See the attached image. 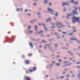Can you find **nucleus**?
<instances>
[{"label":"nucleus","mask_w":80,"mask_h":80,"mask_svg":"<svg viewBox=\"0 0 80 80\" xmlns=\"http://www.w3.org/2000/svg\"><path fill=\"white\" fill-rule=\"evenodd\" d=\"M56 25L58 27V28H62V27H65V25L62 26V23L58 22H57Z\"/></svg>","instance_id":"nucleus-1"},{"label":"nucleus","mask_w":80,"mask_h":80,"mask_svg":"<svg viewBox=\"0 0 80 80\" xmlns=\"http://www.w3.org/2000/svg\"><path fill=\"white\" fill-rule=\"evenodd\" d=\"M78 8H75V10L72 11V12L75 14V15H78V13L77 12V10Z\"/></svg>","instance_id":"nucleus-2"},{"label":"nucleus","mask_w":80,"mask_h":80,"mask_svg":"<svg viewBox=\"0 0 80 80\" xmlns=\"http://www.w3.org/2000/svg\"><path fill=\"white\" fill-rule=\"evenodd\" d=\"M24 78L26 80H30V78L29 77H27L25 76Z\"/></svg>","instance_id":"nucleus-3"},{"label":"nucleus","mask_w":80,"mask_h":80,"mask_svg":"<svg viewBox=\"0 0 80 80\" xmlns=\"http://www.w3.org/2000/svg\"><path fill=\"white\" fill-rule=\"evenodd\" d=\"M25 63H26V64L28 65L30 63V61H29L28 60H26L25 61Z\"/></svg>","instance_id":"nucleus-4"},{"label":"nucleus","mask_w":80,"mask_h":80,"mask_svg":"<svg viewBox=\"0 0 80 80\" xmlns=\"http://www.w3.org/2000/svg\"><path fill=\"white\" fill-rule=\"evenodd\" d=\"M48 10L49 11V12H53V10L50 8H48Z\"/></svg>","instance_id":"nucleus-5"},{"label":"nucleus","mask_w":80,"mask_h":80,"mask_svg":"<svg viewBox=\"0 0 80 80\" xmlns=\"http://www.w3.org/2000/svg\"><path fill=\"white\" fill-rule=\"evenodd\" d=\"M62 3H63L62 6H65V5H66L68 6L69 5V4L67 3L63 2Z\"/></svg>","instance_id":"nucleus-6"},{"label":"nucleus","mask_w":80,"mask_h":80,"mask_svg":"<svg viewBox=\"0 0 80 80\" xmlns=\"http://www.w3.org/2000/svg\"><path fill=\"white\" fill-rule=\"evenodd\" d=\"M67 15L68 17H71V15H73V14L72 13L70 14H67Z\"/></svg>","instance_id":"nucleus-7"},{"label":"nucleus","mask_w":80,"mask_h":80,"mask_svg":"<svg viewBox=\"0 0 80 80\" xmlns=\"http://www.w3.org/2000/svg\"><path fill=\"white\" fill-rule=\"evenodd\" d=\"M36 69H37V68H36V67H35L33 68V71H35V70H36Z\"/></svg>","instance_id":"nucleus-8"},{"label":"nucleus","mask_w":80,"mask_h":80,"mask_svg":"<svg viewBox=\"0 0 80 80\" xmlns=\"http://www.w3.org/2000/svg\"><path fill=\"white\" fill-rule=\"evenodd\" d=\"M74 4L75 5H78V2L76 1L74 2Z\"/></svg>","instance_id":"nucleus-9"},{"label":"nucleus","mask_w":80,"mask_h":80,"mask_svg":"<svg viewBox=\"0 0 80 80\" xmlns=\"http://www.w3.org/2000/svg\"><path fill=\"white\" fill-rule=\"evenodd\" d=\"M31 47H33V45H32V44L31 43H29Z\"/></svg>","instance_id":"nucleus-10"},{"label":"nucleus","mask_w":80,"mask_h":80,"mask_svg":"<svg viewBox=\"0 0 80 80\" xmlns=\"http://www.w3.org/2000/svg\"><path fill=\"white\" fill-rule=\"evenodd\" d=\"M71 40H77V38H75V39H73V38H71Z\"/></svg>","instance_id":"nucleus-11"},{"label":"nucleus","mask_w":80,"mask_h":80,"mask_svg":"<svg viewBox=\"0 0 80 80\" xmlns=\"http://www.w3.org/2000/svg\"><path fill=\"white\" fill-rule=\"evenodd\" d=\"M44 27H45V29L46 30H48V29H47V28H46V27H45V25L43 24V25Z\"/></svg>","instance_id":"nucleus-12"},{"label":"nucleus","mask_w":80,"mask_h":80,"mask_svg":"<svg viewBox=\"0 0 80 80\" xmlns=\"http://www.w3.org/2000/svg\"><path fill=\"white\" fill-rule=\"evenodd\" d=\"M35 27V30L36 31H37V26H36Z\"/></svg>","instance_id":"nucleus-13"},{"label":"nucleus","mask_w":80,"mask_h":80,"mask_svg":"<svg viewBox=\"0 0 80 80\" xmlns=\"http://www.w3.org/2000/svg\"><path fill=\"white\" fill-rule=\"evenodd\" d=\"M55 15L56 17H57V16H58V12H56V14H55Z\"/></svg>","instance_id":"nucleus-14"},{"label":"nucleus","mask_w":80,"mask_h":80,"mask_svg":"<svg viewBox=\"0 0 80 80\" xmlns=\"http://www.w3.org/2000/svg\"><path fill=\"white\" fill-rule=\"evenodd\" d=\"M33 71V70H32L31 69L29 70V72H31V73H32V72Z\"/></svg>","instance_id":"nucleus-15"},{"label":"nucleus","mask_w":80,"mask_h":80,"mask_svg":"<svg viewBox=\"0 0 80 80\" xmlns=\"http://www.w3.org/2000/svg\"><path fill=\"white\" fill-rule=\"evenodd\" d=\"M32 55V54H29L28 55V56H29V57H31Z\"/></svg>","instance_id":"nucleus-16"},{"label":"nucleus","mask_w":80,"mask_h":80,"mask_svg":"<svg viewBox=\"0 0 80 80\" xmlns=\"http://www.w3.org/2000/svg\"><path fill=\"white\" fill-rule=\"evenodd\" d=\"M47 2H48L47 0H46L44 1V3H45V4H46L47 3Z\"/></svg>","instance_id":"nucleus-17"},{"label":"nucleus","mask_w":80,"mask_h":80,"mask_svg":"<svg viewBox=\"0 0 80 80\" xmlns=\"http://www.w3.org/2000/svg\"><path fill=\"white\" fill-rule=\"evenodd\" d=\"M32 32H33V31H29V32L30 33H32Z\"/></svg>","instance_id":"nucleus-18"},{"label":"nucleus","mask_w":80,"mask_h":80,"mask_svg":"<svg viewBox=\"0 0 80 80\" xmlns=\"http://www.w3.org/2000/svg\"><path fill=\"white\" fill-rule=\"evenodd\" d=\"M42 42H43V43H46V41H42Z\"/></svg>","instance_id":"nucleus-19"},{"label":"nucleus","mask_w":80,"mask_h":80,"mask_svg":"<svg viewBox=\"0 0 80 80\" xmlns=\"http://www.w3.org/2000/svg\"><path fill=\"white\" fill-rule=\"evenodd\" d=\"M42 33V31H41L40 32H38V33Z\"/></svg>","instance_id":"nucleus-20"},{"label":"nucleus","mask_w":80,"mask_h":80,"mask_svg":"<svg viewBox=\"0 0 80 80\" xmlns=\"http://www.w3.org/2000/svg\"><path fill=\"white\" fill-rule=\"evenodd\" d=\"M56 65L57 66H59V65H60V64L59 63H57Z\"/></svg>","instance_id":"nucleus-21"},{"label":"nucleus","mask_w":80,"mask_h":80,"mask_svg":"<svg viewBox=\"0 0 80 80\" xmlns=\"http://www.w3.org/2000/svg\"><path fill=\"white\" fill-rule=\"evenodd\" d=\"M62 33H63V34H65L66 33V32H62Z\"/></svg>","instance_id":"nucleus-22"},{"label":"nucleus","mask_w":80,"mask_h":80,"mask_svg":"<svg viewBox=\"0 0 80 80\" xmlns=\"http://www.w3.org/2000/svg\"><path fill=\"white\" fill-rule=\"evenodd\" d=\"M77 68H79V69H80V66H78L77 67Z\"/></svg>","instance_id":"nucleus-23"},{"label":"nucleus","mask_w":80,"mask_h":80,"mask_svg":"<svg viewBox=\"0 0 80 80\" xmlns=\"http://www.w3.org/2000/svg\"><path fill=\"white\" fill-rule=\"evenodd\" d=\"M71 65V64L70 63L68 65H66L65 66H64V67H66V66H67V65Z\"/></svg>","instance_id":"nucleus-24"},{"label":"nucleus","mask_w":80,"mask_h":80,"mask_svg":"<svg viewBox=\"0 0 80 80\" xmlns=\"http://www.w3.org/2000/svg\"><path fill=\"white\" fill-rule=\"evenodd\" d=\"M22 58H25V56H24V55H22Z\"/></svg>","instance_id":"nucleus-25"},{"label":"nucleus","mask_w":80,"mask_h":80,"mask_svg":"<svg viewBox=\"0 0 80 80\" xmlns=\"http://www.w3.org/2000/svg\"><path fill=\"white\" fill-rule=\"evenodd\" d=\"M74 2V0H72L71 1V2L72 3H73V2Z\"/></svg>","instance_id":"nucleus-26"},{"label":"nucleus","mask_w":80,"mask_h":80,"mask_svg":"<svg viewBox=\"0 0 80 80\" xmlns=\"http://www.w3.org/2000/svg\"><path fill=\"white\" fill-rule=\"evenodd\" d=\"M69 76H70V75H67V77H68V78L69 77Z\"/></svg>","instance_id":"nucleus-27"},{"label":"nucleus","mask_w":80,"mask_h":80,"mask_svg":"<svg viewBox=\"0 0 80 80\" xmlns=\"http://www.w3.org/2000/svg\"><path fill=\"white\" fill-rule=\"evenodd\" d=\"M28 29L29 30H30V26H29Z\"/></svg>","instance_id":"nucleus-28"},{"label":"nucleus","mask_w":80,"mask_h":80,"mask_svg":"<svg viewBox=\"0 0 80 80\" xmlns=\"http://www.w3.org/2000/svg\"><path fill=\"white\" fill-rule=\"evenodd\" d=\"M48 19H49V21H51V19H50V18H49Z\"/></svg>","instance_id":"nucleus-29"},{"label":"nucleus","mask_w":80,"mask_h":80,"mask_svg":"<svg viewBox=\"0 0 80 80\" xmlns=\"http://www.w3.org/2000/svg\"><path fill=\"white\" fill-rule=\"evenodd\" d=\"M22 10H23V9L22 8H21V9H19V10H20V11H22Z\"/></svg>","instance_id":"nucleus-30"},{"label":"nucleus","mask_w":80,"mask_h":80,"mask_svg":"<svg viewBox=\"0 0 80 80\" xmlns=\"http://www.w3.org/2000/svg\"><path fill=\"white\" fill-rule=\"evenodd\" d=\"M73 35V33H71L69 34V35Z\"/></svg>","instance_id":"nucleus-31"},{"label":"nucleus","mask_w":80,"mask_h":80,"mask_svg":"<svg viewBox=\"0 0 80 80\" xmlns=\"http://www.w3.org/2000/svg\"><path fill=\"white\" fill-rule=\"evenodd\" d=\"M63 63H67V62H64Z\"/></svg>","instance_id":"nucleus-32"},{"label":"nucleus","mask_w":80,"mask_h":80,"mask_svg":"<svg viewBox=\"0 0 80 80\" xmlns=\"http://www.w3.org/2000/svg\"><path fill=\"white\" fill-rule=\"evenodd\" d=\"M65 10H66V9L64 8L63 10L64 12H65Z\"/></svg>","instance_id":"nucleus-33"},{"label":"nucleus","mask_w":80,"mask_h":80,"mask_svg":"<svg viewBox=\"0 0 80 80\" xmlns=\"http://www.w3.org/2000/svg\"><path fill=\"white\" fill-rule=\"evenodd\" d=\"M59 62H62V60H58Z\"/></svg>","instance_id":"nucleus-34"},{"label":"nucleus","mask_w":80,"mask_h":80,"mask_svg":"<svg viewBox=\"0 0 80 80\" xmlns=\"http://www.w3.org/2000/svg\"><path fill=\"white\" fill-rule=\"evenodd\" d=\"M26 73H28V72L27 71H26Z\"/></svg>","instance_id":"nucleus-35"},{"label":"nucleus","mask_w":80,"mask_h":80,"mask_svg":"<svg viewBox=\"0 0 80 80\" xmlns=\"http://www.w3.org/2000/svg\"><path fill=\"white\" fill-rule=\"evenodd\" d=\"M61 78L63 79V77L62 76V77H61Z\"/></svg>","instance_id":"nucleus-36"},{"label":"nucleus","mask_w":80,"mask_h":80,"mask_svg":"<svg viewBox=\"0 0 80 80\" xmlns=\"http://www.w3.org/2000/svg\"><path fill=\"white\" fill-rule=\"evenodd\" d=\"M33 5H35V6H36V5H37V4H35V3H34V4H33Z\"/></svg>","instance_id":"nucleus-37"},{"label":"nucleus","mask_w":80,"mask_h":80,"mask_svg":"<svg viewBox=\"0 0 80 80\" xmlns=\"http://www.w3.org/2000/svg\"><path fill=\"white\" fill-rule=\"evenodd\" d=\"M72 76L73 77H75V76H74V75H73V74L72 75Z\"/></svg>","instance_id":"nucleus-38"},{"label":"nucleus","mask_w":80,"mask_h":80,"mask_svg":"<svg viewBox=\"0 0 80 80\" xmlns=\"http://www.w3.org/2000/svg\"><path fill=\"white\" fill-rule=\"evenodd\" d=\"M49 5H50V6H51V5H52V3H49Z\"/></svg>","instance_id":"nucleus-39"},{"label":"nucleus","mask_w":80,"mask_h":80,"mask_svg":"<svg viewBox=\"0 0 80 80\" xmlns=\"http://www.w3.org/2000/svg\"><path fill=\"white\" fill-rule=\"evenodd\" d=\"M67 19H69V18L68 17V16H67Z\"/></svg>","instance_id":"nucleus-40"},{"label":"nucleus","mask_w":80,"mask_h":80,"mask_svg":"<svg viewBox=\"0 0 80 80\" xmlns=\"http://www.w3.org/2000/svg\"><path fill=\"white\" fill-rule=\"evenodd\" d=\"M25 12H27V11H28V10L26 9V10H25Z\"/></svg>","instance_id":"nucleus-41"},{"label":"nucleus","mask_w":80,"mask_h":80,"mask_svg":"<svg viewBox=\"0 0 80 80\" xmlns=\"http://www.w3.org/2000/svg\"><path fill=\"white\" fill-rule=\"evenodd\" d=\"M79 75L78 76V77H80V73L79 74Z\"/></svg>","instance_id":"nucleus-42"},{"label":"nucleus","mask_w":80,"mask_h":80,"mask_svg":"<svg viewBox=\"0 0 80 80\" xmlns=\"http://www.w3.org/2000/svg\"><path fill=\"white\" fill-rule=\"evenodd\" d=\"M55 28V27H52V28Z\"/></svg>","instance_id":"nucleus-43"},{"label":"nucleus","mask_w":80,"mask_h":80,"mask_svg":"<svg viewBox=\"0 0 80 80\" xmlns=\"http://www.w3.org/2000/svg\"><path fill=\"white\" fill-rule=\"evenodd\" d=\"M19 10V9H17V11H18Z\"/></svg>","instance_id":"nucleus-44"},{"label":"nucleus","mask_w":80,"mask_h":80,"mask_svg":"<svg viewBox=\"0 0 80 80\" xmlns=\"http://www.w3.org/2000/svg\"><path fill=\"white\" fill-rule=\"evenodd\" d=\"M78 43H80V42L79 41H78Z\"/></svg>","instance_id":"nucleus-45"},{"label":"nucleus","mask_w":80,"mask_h":80,"mask_svg":"<svg viewBox=\"0 0 80 80\" xmlns=\"http://www.w3.org/2000/svg\"><path fill=\"white\" fill-rule=\"evenodd\" d=\"M58 45V44H55V46L56 47V46Z\"/></svg>","instance_id":"nucleus-46"},{"label":"nucleus","mask_w":80,"mask_h":80,"mask_svg":"<svg viewBox=\"0 0 80 80\" xmlns=\"http://www.w3.org/2000/svg\"><path fill=\"white\" fill-rule=\"evenodd\" d=\"M37 14H38V15H40V14L39 13H37Z\"/></svg>","instance_id":"nucleus-47"},{"label":"nucleus","mask_w":80,"mask_h":80,"mask_svg":"<svg viewBox=\"0 0 80 80\" xmlns=\"http://www.w3.org/2000/svg\"><path fill=\"white\" fill-rule=\"evenodd\" d=\"M48 21V20H46V22H47Z\"/></svg>","instance_id":"nucleus-48"},{"label":"nucleus","mask_w":80,"mask_h":80,"mask_svg":"<svg viewBox=\"0 0 80 80\" xmlns=\"http://www.w3.org/2000/svg\"><path fill=\"white\" fill-rule=\"evenodd\" d=\"M61 31H62V30H58L59 32H61Z\"/></svg>","instance_id":"nucleus-49"},{"label":"nucleus","mask_w":80,"mask_h":80,"mask_svg":"<svg viewBox=\"0 0 80 80\" xmlns=\"http://www.w3.org/2000/svg\"><path fill=\"white\" fill-rule=\"evenodd\" d=\"M64 37V35H62V38H63V37Z\"/></svg>","instance_id":"nucleus-50"},{"label":"nucleus","mask_w":80,"mask_h":80,"mask_svg":"<svg viewBox=\"0 0 80 80\" xmlns=\"http://www.w3.org/2000/svg\"><path fill=\"white\" fill-rule=\"evenodd\" d=\"M59 57H60V56H58L57 57V58H59Z\"/></svg>","instance_id":"nucleus-51"},{"label":"nucleus","mask_w":80,"mask_h":80,"mask_svg":"<svg viewBox=\"0 0 80 80\" xmlns=\"http://www.w3.org/2000/svg\"><path fill=\"white\" fill-rule=\"evenodd\" d=\"M28 16H30V14H28Z\"/></svg>","instance_id":"nucleus-52"},{"label":"nucleus","mask_w":80,"mask_h":80,"mask_svg":"<svg viewBox=\"0 0 80 80\" xmlns=\"http://www.w3.org/2000/svg\"><path fill=\"white\" fill-rule=\"evenodd\" d=\"M52 63H55V62H52Z\"/></svg>","instance_id":"nucleus-53"},{"label":"nucleus","mask_w":80,"mask_h":80,"mask_svg":"<svg viewBox=\"0 0 80 80\" xmlns=\"http://www.w3.org/2000/svg\"><path fill=\"white\" fill-rule=\"evenodd\" d=\"M42 47V46H39V47L40 48H41V47Z\"/></svg>","instance_id":"nucleus-54"},{"label":"nucleus","mask_w":80,"mask_h":80,"mask_svg":"<svg viewBox=\"0 0 80 80\" xmlns=\"http://www.w3.org/2000/svg\"><path fill=\"white\" fill-rule=\"evenodd\" d=\"M48 37H50V35H48Z\"/></svg>","instance_id":"nucleus-55"},{"label":"nucleus","mask_w":80,"mask_h":80,"mask_svg":"<svg viewBox=\"0 0 80 80\" xmlns=\"http://www.w3.org/2000/svg\"><path fill=\"white\" fill-rule=\"evenodd\" d=\"M70 54L71 55H73V54L70 53Z\"/></svg>","instance_id":"nucleus-56"},{"label":"nucleus","mask_w":80,"mask_h":80,"mask_svg":"<svg viewBox=\"0 0 80 80\" xmlns=\"http://www.w3.org/2000/svg\"><path fill=\"white\" fill-rule=\"evenodd\" d=\"M76 31L75 30H74V32H76Z\"/></svg>","instance_id":"nucleus-57"},{"label":"nucleus","mask_w":80,"mask_h":80,"mask_svg":"<svg viewBox=\"0 0 80 80\" xmlns=\"http://www.w3.org/2000/svg\"><path fill=\"white\" fill-rule=\"evenodd\" d=\"M46 78H47V77H48V75H47L46 76Z\"/></svg>","instance_id":"nucleus-58"},{"label":"nucleus","mask_w":80,"mask_h":80,"mask_svg":"<svg viewBox=\"0 0 80 80\" xmlns=\"http://www.w3.org/2000/svg\"><path fill=\"white\" fill-rule=\"evenodd\" d=\"M44 48L45 49H46L47 48L46 47H45Z\"/></svg>","instance_id":"nucleus-59"},{"label":"nucleus","mask_w":80,"mask_h":80,"mask_svg":"<svg viewBox=\"0 0 80 80\" xmlns=\"http://www.w3.org/2000/svg\"><path fill=\"white\" fill-rule=\"evenodd\" d=\"M39 25L40 26V25H41V24H39Z\"/></svg>","instance_id":"nucleus-60"},{"label":"nucleus","mask_w":80,"mask_h":80,"mask_svg":"<svg viewBox=\"0 0 80 80\" xmlns=\"http://www.w3.org/2000/svg\"><path fill=\"white\" fill-rule=\"evenodd\" d=\"M33 21H37V20H33Z\"/></svg>","instance_id":"nucleus-61"},{"label":"nucleus","mask_w":80,"mask_h":80,"mask_svg":"<svg viewBox=\"0 0 80 80\" xmlns=\"http://www.w3.org/2000/svg\"><path fill=\"white\" fill-rule=\"evenodd\" d=\"M64 59H67L66 58H64Z\"/></svg>","instance_id":"nucleus-62"},{"label":"nucleus","mask_w":80,"mask_h":80,"mask_svg":"<svg viewBox=\"0 0 80 80\" xmlns=\"http://www.w3.org/2000/svg\"><path fill=\"white\" fill-rule=\"evenodd\" d=\"M52 15H53V13H52Z\"/></svg>","instance_id":"nucleus-63"},{"label":"nucleus","mask_w":80,"mask_h":80,"mask_svg":"<svg viewBox=\"0 0 80 80\" xmlns=\"http://www.w3.org/2000/svg\"><path fill=\"white\" fill-rule=\"evenodd\" d=\"M78 48H80V46L78 47Z\"/></svg>","instance_id":"nucleus-64"}]
</instances>
